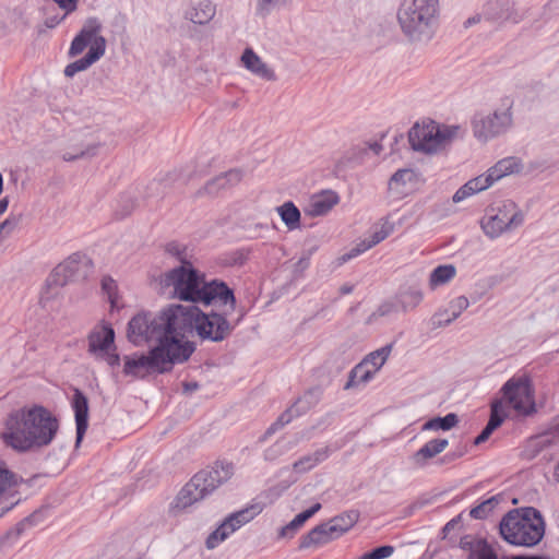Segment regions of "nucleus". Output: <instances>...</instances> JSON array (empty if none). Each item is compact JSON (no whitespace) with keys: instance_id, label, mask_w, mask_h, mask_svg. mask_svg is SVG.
I'll return each instance as SVG.
<instances>
[{"instance_id":"nucleus-1","label":"nucleus","mask_w":559,"mask_h":559,"mask_svg":"<svg viewBox=\"0 0 559 559\" xmlns=\"http://www.w3.org/2000/svg\"><path fill=\"white\" fill-rule=\"evenodd\" d=\"M164 342L163 349L175 362L187 360L194 347L189 337L194 333L210 338V317L197 306L173 305L158 313Z\"/></svg>"},{"instance_id":"nucleus-2","label":"nucleus","mask_w":559,"mask_h":559,"mask_svg":"<svg viewBox=\"0 0 559 559\" xmlns=\"http://www.w3.org/2000/svg\"><path fill=\"white\" fill-rule=\"evenodd\" d=\"M59 430V420L40 405L11 412L4 423L1 438L7 447L28 452L49 445Z\"/></svg>"},{"instance_id":"nucleus-3","label":"nucleus","mask_w":559,"mask_h":559,"mask_svg":"<svg viewBox=\"0 0 559 559\" xmlns=\"http://www.w3.org/2000/svg\"><path fill=\"white\" fill-rule=\"evenodd\" d=\"M397 20L409 40L427 43L438 28L439 0H404Z\"/></svg>"},{"instance_id":"nucleus-4","label":"nucleus","mask_w":559,"mask_h":559,"mask_svg":"<svg viewBox=\"0 0 559 559\" xmlns=\"http://www.w3.org/2000/svg\"><path fill=\"white\" fill-rule=\"evenodd\" d=\"M500 534L509 544L532 547L543 538L545 523L536 509H516L508 512L501 520Z\"/></svg>"},{"instance_id":"nucleus-5","label":"nucleus","mask_w":559,"mask_h":559,"mask_svg":"<svg viewBox=\"0 0 559 559\" xmlns=\"http://www.w3.org/2000/svg\"><path fill=\"white\" fill-rule=\"evenodd\" d=\"M159 290L185 301H202L210 306V292L201 286L197 270L188 261L173 267L159 276Z\"/></svg>"},{"instance_id":"nucleus-6","label":"nucleus","mask_w":559,"mask_h":559,"mask_svg":"<svg viewBox=\"0 0 559 559\" xmlns=\"http://www.w3.org/2000/svg\"><path fill=\"white\" fill-rule=\"evenodd\" d=\"M93 261L84 253H73L59 263L46 282V288L40 295V304L46 307L47 302L58 295V289L68 283L84 281L92 273Z\"/></svg>"},{"instance_id":"nucleus-7","label":"nucleus","mask_w":559,"mask_h":559,"mask_svg":"<svg viewBox=\"0 0 559 559\" xmlns=\"http://www.w3.org/2000/svg\"><path fill=\"white\" fill-rule=\"evenodd\" d=\"M523 223V211L514 202L507 200L499 206L486 211L480 219V227L488 238L496 239L504 233L515 230Z\"/></svg>"},{"instance_id":"nucleus-8","label":"nucleus","mask_w":559,"mask_h":559,"mask_svg":"<svg viewBox=\"0 0 559 559\" xmlns=\"http://www.w3.org/2000/svg\"><path fill=\"white\" fill-rule=\"evenodd\" d=\"M457 130V127H440L435 121L417 122L408 132V141L414 151L431 154L443 148Z\"/></svg>"},{"instance_id":"nucleus-9","label":"nucleus","mask_w":559,"mask_h":559,"mask_svg":"<svg viewBox=\"0 0 559 559\" xmlns=\"http://www.w3.org/2000/svg\"><path fill=\"white\" fill-rule=\"evenodd\" d=\"M513 102L510 98L502 100V109H497L487 116L477 115L473 120L474 135L480 141H488L493 139L512 126V108Z\"/></svg>"},{"instance_id":"nucleus-10","label":"nucleus","mask_w":559,"mask_h":559,"mask_svg":"<svg viewBox=\"0 0 559 559\" xmlns=\"http://www.w3.org/2000/svg\"><path fill=\"white\" fill-rule=\"evenodd\" d=\"M176 364L159 345L152 348L147 355L124 357L123 373L132 377H144L151 371L165 372Z\"/></svg>"},{"instance_id":"nucleus-11","label":"nucleus","mask_w":559,"mask_h":559,"mask_svg":"<svg viewBox=\"0 0 559 559\" xmlns=\"http://www.w3.org/2000/svg\"><path fill=\"white\" fill-rule=\"evenodd\" d=\"M210 490V472L197 473L188 484L179 491L169 506V512L178 515L189 507L203 500Z\"/></svg>"},{"instance_id":"nucleus-12","label":"nucleus","mask_w":559,"mask_h":559,"mask_svg":"<svg viewBox=\"0 0 559 559\" xmlns=\"http://www.w3.org/2000/svg\"><path fill=\"white\" fill-rule=\"evenodd\" d=\"M506 402L521 415L535 412L534 393L526 377L509 379L501 389Z\"/></svg>"},{"instance_id":"nucleus-13","label":"nucleus","mask_w":559,"mask_h":559,"mask_svg":"<svg viewBox=\"0 0 559 559\" xmlns=\"http://www.w3.org/2000/svg\"><path fill=\"white\" fill-rule=\"evenodd\" d=\"M158 314L139 313L134 316L128 325V338L134 345H142L148 342H157L163 345L164 336L159 326Z\"/></svg>"},{"instance_id":"nucleus-14","label":"nucleus","mask_w":559,"mask_h":559,"mask_svg":"<svg viewBox=\"0 0 559 559\" xmlns=\"http://www.w3.org/2000/svg\"><path fill=\"white\" fill-rule=\"evenodd\" d=\"M392 350V345H385L370 353L364 361L356 366L352 372L349 380L345 384V389L355 385V379L359 378V382L366 383L373 378L376 372L385 364Z\"/></svg>"},{"instance_id":"nucleus-15","label":"nucleus","mask_w":559,"mask_h":559,"mask_svg":"<svg viewBox=\"0 0 559 559\" xmlns=\"http://www.w3.org/2000/svg\"><path fill=\"white\" fill-rule=\"evenodd\" d=\"M262 510L261 504L254 503L227 516L224 522L212 532V548L214 547V542H224L235 531L258 516Z\"/></svg>"},{"instance_id":"nucleus-16","label":"nucleus","mask_w":559,"mask_h":559,"mask_svg":"<svg viewBox=\"0 0 559 559\" xmlns=\"http://www.w3.org/2000/svg\"><path fill=\"white\" fill-rule=\"evenodd\" d=\"M318 401L319 391L314 389L308 390L302 396L298 397L288 409L281 414L277 420L267 428L265 435L270 436L278 429H282L285 425L289 424L294 417H298L308 412Z\"/></svg>"},{"instance_id":"nucleus-17","label":"nucleus","mask_w":559,"mask_h":559,"mask_svg":"<svg viewBox=\"0 0 559 559\" xmlns=\"http://www.w3.org/2000/svg\"><path fill=\"white\" fill-rule=\"evenodd\" d=\"M481 16L492 22H503L511 20L514 23H518L522 20V15H519L513 11L512 4L508 0L488 1L483 7L481 13L468 19L465 24H475L480 21Z\"/></svg>"},{"instance_id":"nucleus-18","label":"nucleus","mask_w":559,"mask_h":559,"mask_svg":"<svg viewBox=\"0 0 559 559\" xmlns=\"http://www.w3.org/2000/svg\"><path fill=\"white\" fill-rule=\"evenodd\" d=\"M100 29L102 25L97 19L91 17L86 20L83 27L71 43L69 56L75 57L82 53L88 45L90 49H93L99 38H105L100 35Z\"/></svg>"},{"instance_id":"nucleus-19","label":"nucleus","mask_w":559,"mask_h":559,"mask_svg":"<svg viewBox=\"0 0 559 559\" xmlns=\"http://www.w3.org/2000/svg\"><path fill=\"white\" fill-rule=\"evenodd\" d=\"M114 342L115 331L109 324L96 326L88 334V353L98 358L114 347Z\"/></svg>"},{"instance_id":"nucleus-20","label":"nucleus","mask_w":559,"mask_h":559,"mask_svg":"<svg viewBox=\"0 0 559 559\" xmlns=\"http://www.w3.org/2000/svg\"><path fill=\"white\" fill-rule=\"evenodd\" d=\"M469 307V300L465 296L452 299L447 308L439 309L432 317V325L436 329L450 325L463 311Z\"/></svg>"},{"instance_id":"nucleus-21","label":"nucleus","mask_w":559,"mask_h":559,"mask_svg":"<svg viewBox=\"0 0 559 559\" xmlns=\"http://www.w3.org/2000/svg\"><path fill=\"white\" fill-rule=\"evenodd\" d=\"M71 406L74 411L76 424V441L79 447L88 427V400L86 395L79 389H73V397Z\"/></svg>"},{"instance_id":"nucleus-22","label":"nucleus","mask_w":559,"mask_h":559,"mask_svg":"<svg viewBox=\"0 0 559 559\" xmlns=\"http://www.w3.org/2000/svg\"><path fill=\"white\" fill-rule=\"evenodd\" d=\"M236 298L233 289L219 280H212V311L221 309L224 314L235 311Z\"/></svg>"},{"instance_id":"nucleus-23","label":"nucleus","mask_w":559,"mask_h":559,"mask_svg":"<svg viewBox=\"0 0 559 559\" xmlns=\"http://www.w3.org/2000/svg\"><path fill=\"white\" fill-rule=\"evenodd\" d=\"M393 231V226L389 223L383 224L379 229L373 231L370 237L364 239L359 243H357L349 252L344 253L338 258V263L344 264L348 262L350 259L358 257L365 251L371 249L376 245L383 241Z\"/></svg>"},{"instance_id":"nucleus-24","label":"nucleus","mask_w":559,"mask_h":559,"mask_svg":"<svg viewBox=\"0 0 559 559\" xmlns=\"http://www.w3.org/2000/svg\"><path fill=\"white\" fill-rule=\"evenodd\" d=\"M106 50V39L99 38L93 49H90L88 52L81 59L75 60L68 64L64 69V75L68 78H72L78 72L84 71L88 69L93 63L98 61L104 55Z\"/></svg>"},{"instance_id":"nucleus-25","label":"nucleus","mask_w":559,"mask_h":559,"mask_svg":"<svg viewBox=\"0 0 559 559\" xmlns=\"http://www.w3.org/2000/svg\"><path fill=\"white\" fill-rule=\"evenodd\" d=\"M241 62L252 74L266 81L276 80L274 71L251 48L243 51Z\"/></svg>"},{"instance_id":"nucleus-26","label":"nucleus","mask_w":559,"mask_h":559,"mask_svg":"<svg viewBox=\"0 0 559 559\" xmlns=\"http://www.w3.org/2000/svg\"><path fill=\"white\" fill-rule=\"evenodd\" d=\"M331 526L326 523L320 524L312 528L308 534L302 536L299 549L317 548L335 539L333 532H330Z\"/></svg>"},{"instance_id":"nucleus-27","label":"nucleus","mask_w":559,"mask_h":559,"mask_svg":"<svg viewBox=\"0 0 559 559\" xmlns=\"http://www.w3.org/2000/svg\"><path fill=\"white\" fill-rule=\"evenodd\" d=\"M448 445V439H432L413 454L412 461L416 466L423 467L429 460L443 452Z\"/></svg>"},{"instance_id":"nucleus-28","label":"nucleus","mask_w":559,"mask_h":559,"mask_svg":"<svg viewBox=\"0 0 559 559\" xmlns=\"http://www.w3.org/2000/svg\"><path fill=\"white\" fill-rule=\"evenodd\" d=\"M340 201V198L334 191H324L321 194L312 197L308 214L316 217L329 213Z\"/></svg>"},{"instance_id":"nucleus-29","label":"nucleus","mask_w":559,"mask_h":559,"mask_svg":"<svg viewBox=\"0 0 559 559\" xmlns=\"http://www.w3.org/2000/svg\"><path fill=\"white\" fill-rule=\"evenodd\" d=\"M423 299L424 293L416 286L404 288L396 295L397 307L404 312L416 309Z\"/></svg>"},{"instance_id":"nucleus-30","label":"nucleus","mask_w":559,"mask_h":559,"mask_svg":"<svg viewBox=\"0 0 559 559\" xmlns=\"http://www.w3.org/2000/svg\"><path fill=\"white\" fill-rule=\"evenodd\" d=\"M228 314L212 311V342H221L228 337L236 324L227 320Z\"/></svg>"},{"instance_id":"nucleus-31","label":"nucleus","mask_w":559,"mask_h":559,"mask_svg":"<svg viewBox=\"0 0 559 559\" xmlns=\"http://www.w3.org/2000/svg\"><path fill=\"white\" fill-rule=\"evenodd\" d=\"M235 473L233 462L225 459H218L212 466V490L228 481Z\"/></svg>"},{"instance_id":"nucleus-32","label":"nucleus","mask_w":559,"mask_h":559,"mask_svg":"<svg viewBox=\"0 0 559 559\" xmlns=\"http://www.w3.org/2000/svg\"><path fill=\"white\" fill-rule=\"evenodd\" d=\"M243 179V170L240 168H233L224 171L212 179V186L217 191L231 189L238 186Z\"/></svg>"},{"instance_id":"nucleus-33","label":"nucleus","mask_w":559,"mask_h":559,"mask_svg":"<svg viewBox=\"0 0 559 559\" xmlns=\"http://www.w3.org/2000/svg\"><path fill=\"white\" fill-rule=\"evenodd\" d=\"M358 512L356 511H349L334 516L328 522V524L331 526L329 530L330 532L334 533L336 538H338L355 525V523L358 521Z\"/></svg>"},{"instance_id":"nucleus-34","label":"nucleus","mask_w":559,"mask_h":559,"mask_svg":"<svg viewBox=\"0 0 559 559\" xmlns=\"http://www.w3.org/2000/svg\"><path fill=\"white\" fill-rule=\"evenodd\" d=\"M329 456V449L322 448L311 454L300 457L293 464V469L297 473H306L316 467Z\"/></svg>"},{"instance_id":"nucleus-35","label":"nucleus","mask_w":559,"mask_h":559,"mask_svg":"<svg viewBox=\"0 0 559 559\" xmlns=\"http://www.w3.org/2000/svg\"><path fill=\"white\" fill-rule=\"evenodd\" d=\"M321 509L320 503L313 504L310 509L297 514L287 525L280 531L281 537H293L298 528H300L307 520L314 515Z\"/></svg>"},{"instance_id":"nucleus-36","label":"nucleus","mask_w":559,"mask_h":559,"mask_svg":"<svg viewBox=\"0 0 559 559\" xmlns=\"http://www.w3.org/2000/svg\"><path fill=\"white\" fill-rule=\"evenodd\" d=\"M210 3L209 1L200 2L198 5L192 7L189 11L186 13V17L194 25L207 28V24L210 22ZM191 32L194 33L195 36H198L197 28L191 29Z\"/></svg>"},{"instance_id":"nucleus-37","label":"nucleus","mask_w":559,"mask_h":559,"mask_svg":"<svg viewBox=\"0 0 559 559\" xmlns=\"http://www.w3.org/2000/svg\"><path fill=\"white\" fill-rule=\"evenodd\" d=\"M276 211L288 230H295L300 227L301 214L292 201L283 203Z\"/></svg>"},{"instance_id":"nucleus-38","label":"nucleus","mask_w":559,"mask_h":559,"mask_svg":"<svg viewBox=\"0 0 559 559\" xmlns=\"http://www.w3.org/2000/svg\"><path fill=\"white\" fill-rule=\"evenodd\" d=\"M456 275L453 264H442L432 270L429 276V286L435 289L451 282Z\"/></svg>"},{"instance_id":"nucleus-39","label":"nucleus","mask_w":559,"mask_h":559,"mask_svg":"<svg viewBox=\"0 0 559 559\" xmlns=\"http://www.w3.org/2000/svg\"><path fill=\"white\" fill-rule=\"evenodd\" d=\"M522 168L521 162L516 157H507L499 160L495 166L489 168L495 181L504 176L519 173Z\"/></svg>"},{"instance_id":"nucleus-40","label":"nucleus","mask_w":559,"mask_h":559,"mask_svg":"<svg viewBox=\"0 0 559 559\" xmlns=\"http://www.w3.org/2000/svg\"><path fill=\"white\" fill-rule=\"evenodd\" d=\"M459 423V417L454 413H449L444 417H435L423 425V430H450Z\"/></svg>"},{"instance_id":"nucleus-41","label":"nucleus","mask_w":559,"mask_h":559,"mask_svg":"<svg viewBox=\"0 0 559 559\" xmlns=\"http://www.w3.org/2000/svg\"><path fill=\"white\" fill-rule=\"evenodd\" d=\"M503 412V403L501 400H497L491 403V412L490 418L487 423V426L491 428L493 431L503 423L504 415Z\"/></svg>"},{"instance_id":"nucleus-42","label":"nucleus","mask_w":559,"mask_h":559,"mask_svg":"<svg viewBox=\"0 0 559 559\" xmlns=\"http://www.w3.org/2000/svg\"><path fill=\"white\" fill-rule=\"evenodd\" d=\"M16 484L15 475L8 469L5 463L0 460V495Z\"/></svg>"},{"instance_id":"nucleus-43","label":"nucleus","mask_w":559,"mask_h":559,"mask_svg":"<svg viewBox=\"0 0 559 559\" xmlns=\"http://www.w3.org/2000/svg\"><path fill=\"white\" fill-rule=\"evenodd\" d=\"M467 559H498V557L487 543L481 542L471 551Z\"/></svg>"},{"instance_id":"nucleus-44","label":"nucleus","mask_w":559,"mask_h":559,"mask_svg":"<svg viewBox=\"0 0 559 559\" xmlns=\"http://www.w3.org/2000/svg\"><path fill=\"white\" fill-rule=\"evenodd\" d=\"M100 285L103 293L107 295L111 306H115L117 302L118 293V286L116 281L112 277L106 275L102 278Z\"/></svg>"},{"instance_id":"nucleus-45","label":"nucleus","mask_w":559,"mask_h":559,"mask_svg":"<svg viewBox=\"0 0 559 559\" xmlns=\"http://www.w3.org/2000/svg\"><path fill=\"white\" fill-rule=\"evenodd\" d=\"M493 182H495V179L491 176L489 170L486 174H483L480 176H477V177L468 180V183L472 186L473 190L476 193L488 189Z\"/></svg>"},{"instance_id":"nucleus-46","label":"nucleus","mask_w":559,"mask_h":559,"mask_svg":"<svg viewBox=\"0 0 559 559\" xmlns=\"http://www.w3.org/2000/svg\"><path fill=\"white\" fill-rule=\"evenodd\" d=\"M498 503V500L492 497L477 507L473 508L469 512V515L474 519H485L489 512L493 509V507Z\"/></svg>"},{"instance_id":"nucleus-47","label":"nucleus","mask_w":559,"mask_h":559,"mask_svg":"<svg viewBox=\"0 0 559 559\" xmlns=\"http://www.w3.org/2000/svg\"><path fill=\"white\" fill-rule=\"evenodd\" d=\"M415 179V173L412 169H399L390 179V187L394 185H406Z\"/></svg>"},{"instance_id":"nucleus-48","label":"nucleus","mask_w":559,"mask_h":559,"mask_svg":"<svg viewBox=\"0 0 559 559\" xmlns=\"http://www.w3.org/2000/svg\"><path fill=\"white\" fill-rule=\"evenodd\" d=\"M399 310L397 304H393L391 301H386L381 304L376 311H373L368 318L369 322L376 321L378 318L390 316L391 313Z\"/></svg>"},{"instance_id":"nucleus-49","label":"nucleus","mask_w":559,"mask_h":559,"mask_svg":"<svg viewBox=\"0 0 559 559\" xmlns=\"http://www.w3.org/2000/svg\"><path fill=\"white\" fill-rule=\"evenodd\" d=\"M394 552V547L390 545L374 548L370 552L364 554L358 559H385Z\"/></svg>"},{"instance_id":"nucleus-50","label":"nucleus","mask_w":559,"mask_h":559,"mask_svg":"<svg viewBox=\"0 0 559 559\" xmlns=\"http://www.w3.org/2000/svg\"><path fill=\"white\" fill-rule=\"evenodd\" d=\"M288 0H258L259 14L266 15L276 8L284 5Z\"/></svg>"},{"instance_id":"nucleus-51","label":"nucleus","mask_w":559,"mask_h":559,"mask_svg":"<svg viewBox=\"0 0 559 559\" xmlns=\"http://www.w3.org/2000/svg\"><path fill=\"white\" fill-rule=\"evenodd\" d=\"M20 224L19 216L10 215L1 224L0 228L5 238L10 237Z\"/></svg>"},{"instance_id":"nucleus-52","label":"nucleus","mask_w":559,"mask_h":559,"mask_svg":"<svg viewBox=\"0 0 559 559\" xmlns=\"http://www.w3.org/2000/svg\"><path fill=\"white\" fill-rule=\"evenodd\" d=\"M475 193L476 192L473 190L472 186L467 181L453 194L452 200L454 203H459L465 200L466 198L474 195Z\"/></svg>"},{"instance_id":"nucleus-53","label":"nucleus","mask_w":559,"mask_h":559,"mask_svg":"<svg viewBox=\"0 0 559 559\" xmlns=\"http://www.w3.org/2000/svg\"><path fill=\"white\" fill-rule=\"evenodd\" d=\"M248 258V254L243 250H238L229 254V257L225 260L224 264L226 265H242Z\"/></svg>"},{"instance_id":"nucleus-54","label":"nucleus","mask_w":559,"mask_h":559,"mask_svg":"<svg viewBox=\"0 0 559 559\" xmlns=\"http://www.w3.org/2000/svg\"><path fill=\"white\" fill-rule=\"evenodd\" d=\"M61 10L64 11L63 20L67 14L74 12L78 9L79 0H52Z\"/></svg>"},{"instance_id":"nucleus-55","label":"nucleus","mask_w":559,"mask_h":559,"mask_svg":"<svg viewBox=\"0 0 559 559\" xmlns=\"http://www.w3.org/2000/svg\"><path fill=\"white\" fill-rule=\"evenodd\" d=\"M97 359L105 360L111 367L119 366L120 364L119 355L116 353H110V350H108L105 355H99Z\"/></svg>"},{"instance_id":"nucleus-56","label":"nucleus","mask_w":559,"mask_h":559,"mask_svg":"<svg viewBox=\"0 0 559 559\" xmlns=\"http://www.w3.org/2000/svg\"><path fill=\"white\" fill-rule=\"evenodd\" d=\"M492 432H493V430L486 425V427L483 429V431L476 437L474 443L480 444V443L485 442L490 437V435Z\"/></svg>"},{"instance_id":"nucleus-57","label":"nucleus","mask_w":559,"mask_h":559,"mask_svg":"<svg viewBox=\"0 0 559 559\" xmlns=\"http://www.w3.org/2000/svg\"><path fill=\"white\" fill-rule=\"evenodd\" d=\"M24 523H20L14 531H10L1 540V543H7L9 539L14 538L16 539L21 532L23 531Z\"/></svg>"},{"instance_id":"nucleus-58","label":"nucleus","mask_w":559,"mask_h":559,"mask_svg":"<svg viewBox=\"0 0 559 559\" xmlns=\"http://www.w3.org/2000/svg\"><path fill=\"white\" fill-rule=\"evenodd\" d=\"M277 447H280V442H277L274 447H272V448L267 449V451H266V453H265V457H266V459H270V460L275 459V456H276V454H277V453H274V454H273V452H275V448H277Z\"/></svg>"},{"instance_id":"nucleus-59","label":"nucleus","mask_w":559,"mask_h":559,"mask_svg":"<svg viewBox=\"0 0 559 559\" xmlns=\"http://www.w3.org/2000/svg\"><path fill=\"white\" fill-rule=\"evenodd\" d=\"M354 287L352 285H343L341 286L340 288V293L343 294V295H347V294H350L353 292Z\"/></svg>"},{"instance_id":"nucleus-60","label":"nucleus","mask_w":559,"mask_h":559,"mask_svg":"<svg viewBox=\"0 0 559 559\" xmlns=\"http://www.w3.org/2000/svg\"><path fill=\"white\" fill-rule=\"evenodd\" d=\"M8 205H9V201L7 198L0 200V215H2L7 211Z\"/></svg>"},{"instance_id":"nucleus-61","label":"nucleus","mask_w":559,"mask_h":559,"mask_svg":"<svg viewBox=\"0 0 559 559\" xmlns=\"http://www.w3.org/2000/svg\"><path fill=\"white\" fill-rule=\"evenodd\" d=\"M85 154H86L85 152H81V154H80V155H69V154H66V155L63 156V159H64V160H68V162H70V160H74V159H76L78 157H82V156H84Z\"/></svg>"},{"instance_id":"nucleus-62","label":"nucleus","mask_w":559,"mask_h":559,"mask_svg":"<svg viewBox=\"0 0 559 559\" xmlns=\"http://www.w3.org/2000/svg\"><path fill=\"white\" fill-rule=\"evenodd\" d=\"M454 524H455V521H454V520H452V521H450V522H448V523L445 524V526H444V528H443V530H444V531H449L450 528H452V527L454 526Z\"/></svg>"},{"instance_id":"nucleus-63","label":"nucleus","mask_w":559,"mask_h":559,"mask_svg":"<svg viewBox=\"0 0 559 559\" xmlns=\"http://www.w3.org/2000/svg\"><path fill=\"white\" fill-rule=\"evenodd\" d=\"M510 559H531V556H513Z\"/></svg>"},{"instance_id":"nucleus-64","label":"nucleus","mask_w":559,"mask_h":559,"mask_svg":"<svg viewBox=\"0 0 559 559\" xmlns=\"http://www.w3.org/2000/svg\"><path fill=\"white\" fill-rule=\"evenodd\" d=\"M58 23H59V21L50 20V22H47L46 24H47V26L52 27V26H55Z\"/></svg>"}]
</instances>
